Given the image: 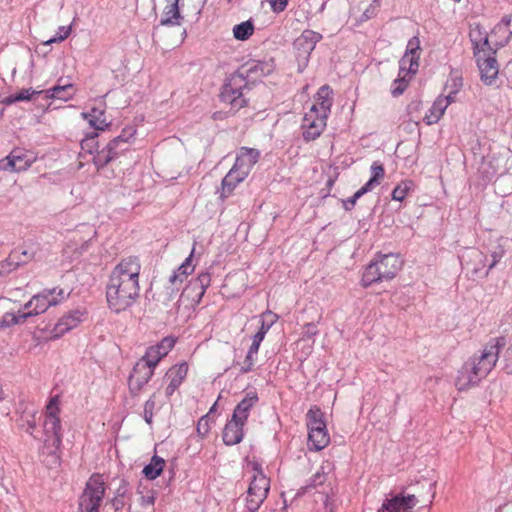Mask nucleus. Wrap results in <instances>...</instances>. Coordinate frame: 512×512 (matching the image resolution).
<instances>
[{
	"instance_id": "nucleus-1",
	"label": "nucleus",
	"mask_w": 512,
	"mask_h": 512,
	"mask_svg": "<svg viewBox=\"0 0 512 512\" xmlns=\"http://www.w3.org/2000/svg\"><path fill=\"white\" fill-rule=\"evenodd\" d=\"M59 401L57 397H53L46 406L44 421L42 424L43 435L41 439L44 447L48 450L52 464H58L59 458L56 454L62 442L61 423L59 419Z\"/></svg>"
},
{
	"instance_id": "nucleus-2",
	"label": "nucleus",
	"mask_w": 512,
	"mask_h": 512,
	"mask_svg": "<svg viewBox=\"0 0 512 512\" xmlns=\"http://www.w3.org/2000/svg\"><path fill=\"white\" fill-rule=\"evenodd\" d=\"M420 54V39L418 37H412L408 41L406 52L400 60L398 77L391 85V93L394 97H398L404 93L412 76L418 71Z\"/></svg>"
},
{
	"instance_id": "nucleus-3",
	"label": "nucleus",
	"mask_w": 512,
	"mask_h": 512,
	"mask_svg": "<svg viewBox=\"0 0 512 512\" xmlns=\"http://www.w3.org/2000/svg\"><path fill=\"white\" fill-rule=\"evenodd\" d=\"M140 296V288L121 282L110 275L106 287V298L109 308L120 313L133 306Z\"/></svg>"
},
{
	"instance_id": "nucleus-4",
	"label": "nucleus",
	"mask_w": 512,
	"mask_h": 512,
	"mask_svg": "<svg viewBox=\"0 0 512 512\" xmlns=\"http://www.w3.org/2000/svg\"><path fill=\"white\" fill-rule=\"evenodd\" d=\"M259 158L260 152L257 149L240 148L235 164L222 180L223 191L230 193L237 184L245 180Z\"/></svg>"
},
{
	"instance_id": "nucleus-5",
	"label": "nucleus",
	"mask_w": 512,
	"mask_h": 512,
	"mask_svg": "<svg viewBox=\"0 0 512 512\" xmlns=\"http://www.w3.org/2000/svg\"><path fill=\"white\" fill-rule=\"evenodd\" d=\"M333 91L328 85L320 87L314 96L315 102L303 118L302 128H324L332 106Z\"/></svg>"
},
{
	"instance_id": "nucleus-6",
	"label": "nucleus",
	"mask_w": 512,
	"mask_h": 512,
	"mask_svg": "<svg viewBox=\"0 0 512 512\" xmlns=\"http://www.w3.org/2000/svg\"><path fill=\"white\" fill-rule=\"evenodd\" d=\"M252 478L246 495V508L250 512H257L267 498L270 490V479L264 474L262 466L258 462H251Z\"/></svg>"
},
{
	"instance_id": "nucleus-7",
	"label": "nucleus",
	"mask_w": 512,
	"mask_h": 512,
	"mask_svg": "<svg viewBox=\"0 0 512 512\" xmlns=\"http://www.w3.org/2000/svg\"><path fill=\"white\" fill-rule=\"evenodd\" d=\"M308 428V448L313 451H320L330 443V436L327 431L324 414L317 406H312L306 414Z\"/></svg>"
},
{
	"instance_id": "nucleus-8",
	"label": "nucleus",
	"mask_w": 512,
	"mask_h": 512,
	"mask_svg": "<svg viewBox=\"0 0 512 512\" xmlns=\"http://www.w3.org/2000/svg\"><path fill=\"white\" fill-rule=\"evenodd\" d=\"M64 289L54 287L51 289H43L34 295L24 306L23 312L28 319L44 313L49 307L56 306L67 297Z\"/></svg>"
},
{
	"instance_id": "nucleus-9",
	"label": "nucleus",
	"mask_w": 512,
	"mask_h": 512,
	"mask_svg": "<svg viewBox=\"0 0 512 512\" xmlns=\"http://www.w3.org/2000/svg\"><path fill=\"white\" fill-rule=\"evenodd\" d=\"M504 346V338L497 337L491 339L478 353L474 354L468 360L483 377H486L495 367L499 359L500 351Z\"/></svg>"
},
{
	"instance_id": "nucleus-10",
	"label": "nucleus",
	"mask_w": 512,
	"mask_h": 512,
	"mask_svg": "<svg viewBox=\"0 0 512 512\" xmlns=\"http://www.w3.org/2000/svg\"><path fill=\"white\" fill-rule=\"evenodd\" d=\"M491 39L486 37L479 46L476 45L475 57L480 71L481 81L485 85H492L499 73V66L495 58V50L490 47Z\"/></svg>"
},
{
	"instance_id": "nucleus-11",
	"label": "nucleus",
	"mask_w": 512,
	"mask_h": 512,
	"mask_svg": "<svg viewBox=\"0 0 512 512\" xmlns=\"http://www.w3.org/2000/svg\"><path fill=\"white\" fill-rule=\"evenodd\" d=\"M105 495V482L101 475H92L80 495L79 512H99L101 502Z\"/></svg>"
},
{
	"instance_id": "nucleus-12",
	"label": "nucleus",
	"mask_w": 512,
	"mask_h": 512,
	"mask_svg": "<svg viewBox=\"0 0 512 512\" xmlns=\"http://www.w3.org/2000/svg\"><path fill=\"white\" fill-rule=\"evenodd\" d=\"M247 88V80L241 74H232L223 85L221 90V100L230 104L233 109H240L246 106L243 90Z\"/></svg>"
},
{
	"instance_id": "nucleus-13",
	"label": "nucleus",
	"mask_w": 512,
	"mask_h": 512,
	"mask_svg": "<svg viewBox=\"0 0 512 512\" xmlns=\"http://www.w3.org/2000/svg\"><path fill=\"white\" fill-rule=\"evenodd\" d=\"M446 87H451L452 90L449 94L442 98L439 97L433 105L429 108L428 111H425L423 117V123L425 125H433L436 124L439 119L444 114L449 103L453 100L452 94H456L458 90L462 87V78L459 76H451L447 81Z\"/></svg>"
},
{
	"instance_id": "nucleus-14",
	"label": "nucleus",
	"mask_w": 512,
	"mask_h": 512,
	"mask_svg": "<svg viewBox=\"0 0 512 512\" xmlns=\"http://www.w3.org/2000/svg\"><path fill=\"white\" fill-rule=\"evenodd\" d=\"M141 271V263L138 257L128 256L113 268L110 275L118 278L121 282L140 288L139 278Z\"/></svg>"
},
{
	"instance_id": "nucleus-15",
	"label": "nucleus",
	"mask_w": 512,
	"mask_h": 512,
	"mask_svg": "<svg viewBox=\"0 0 512 512\" xmlns=\"http://www.w3.org/2000/svg\"><path fill=\"white\" fill-rule=\"evenodd\" d=\"M133 137L134 132L132 130H122L121 135L111 140L103 149L98 150L93 157V162L97 169L103 168L116 157L117 152H115V150L117 148L125 150L126 148L122 146L130 143Z\"/></svg>"
},
{
	"instance_id": "nucleus-16",
	"label": "nucleus",
	"mask_w": 512,
	"mask_h": 512,
	"mask_svg": "<svg viewBox=\"0 0 512 512\" xmlns=\"http://www.w3.org/2000/svg\"><path fill=\"white\" fill-rule=\"evenodd\" d=\"M211 282V276L209 273H201L197 278L191 280L189 284L184 288L180 301H188V305H198L205 294L206 289L209 287Z\"/></svg>"
},
{
	"instance_id": "nucleus-17",
	"label": "nucleus",
	"mask_w": 512,
	"mask_h": 512,
	"mask_svg": "<svg viewBox=\"0 0 512 512\" xmlns=\"http://www.w3.org/2000/svg\"><path fill=\"white\" fill-rule=\"evenodd\" d=\"M418 504V499L414 494H390L383 501L378 512H412Z\"/></svg>"
},
{
	"instance_id": "nucleus-18",
	"label": "nucleus",
	"mask_w": 512,
	"mask_h": 512,
	"mask_svg": "<svg viewBox=\"0 0 512 512\" xmlns=\"http://www.w3.org/2000/svg\"><path fill=\"white\" fill-rule=\"evenodd\" d=\"M35 157L22 149H14L3 160H1V168L11 172H21L28 169L34 162Z\"/></svg>"
},
{
	"instance_id": "nucleus-19",
	"label": "nucleus",
	"mask_w": 512,
	"mask_h": 512,
	"mask_svg": "<svg viewBox=\"0 0 512 512\" xmlns=\"http://www.w3.org/2000/svg\"><path fill=\"white\" fill-rule=\"evenodd\" d=\"M482 374L467 360L458 370L455 378V386L459 391H467L475 387L484 379Z\"/></svg>"
},
{
	"instance_id": "nucleus-20",
	"label": "nucleus",
	"mask_w": 512,
	"mask_h": 512,
	"mask_svg": "<svg viewBox=\"0 0 512 512\" xmlns=\"http://www.w3.org/2000/svg\"><path fill=\"white\" fill-rule=\"evenodd\" d=\"M174 344L175 340L173 338L165 337L160 343L149 347L139 362L147 364L154 370L159 361L173 348Z\"/></svg>"
},
{
	"instance_id": "nucleus-21",
	"label": "nucleus",
	"mask_w": 512,
	"mask_h": 512,
	"mask_svg": "<svg viewBox=\"0 0 512 512\" xmlns=\"http://www.w3.org/2000/svg\"><path fill=\"white\" fill-rule=\"evenodd\" d=\"M321 39L322 35L320 33L308 29L304 30L294 41V49L297 51V56L306 63L311 52Z\"/></svg>"
},
{
	"instance_id": "nucleus-22",
	"label": "nucleus",
	"mask_w": 512,
	"mask_h": 512,
	"mask_svg": "<svg viewBox=\"0 0 512 512\" xmlns=\"http://www.w3.org/2000/svg\"><path fill=\"white\" fill-rule=\"evenodd\" d=\"M15 305L16 303L8 298H0V308L7 309L0 318V330L24 323L27 320L23 310L18 307H11Z\"/></svg>"
},
{
	"instance_id": "nucleus-23",
	"label": "nucleus",
	"mask_w": 512,
	"mask_h": 512,
	"mask_svg": "<svg viewBox=\"0 0 512 512\" xmlns=\"http://www.w3.org/2000/svg\"><path fill=\"white\" fill-rule=\"evenodd\" d=\"M154 374V370L147 366V364H143L141 362H137L132 370V373L129 378V388L132 393H139L142 388L149 382L151 377Z\"/></svg>"
},
{
	"instance_id": "nucleus-24",
	"label": "nucleus",
	"mask_w": 512,
	"mask_h": 512,
	"mask_svg": "<svg viewBox=\"0 0 512 512\" xmlns=\"http://www.w3.org/2000/svg\"><path fill=\"white\" fill-rule=\"evenodd\" d=\"M512 36V14L504 16L488 36L495 46H503Z\"/></svg>"
},
{
	"instance_id": "nucleus-25",
	"label": "nucleus",
	"mask_w": 512,
	"mask_h": 512,
	"mask_svg": "<svg viewBox=\"0 0 512 512\" xmlns=\"http://www.w3.org/2000/svg\"><path fill=\"white\" fill-rule=\"evenodd\" d=\"M84 319V312L77 309L73 310L64 316H62L57 324L55 325L53 332L56 337H60L63 334L77 327Z\"/></svg>"
},
{
	"instance_id": "nucleus-26",
	"label": "nucleus",
	"mask_w": 512,
	"mask_h": 512,
	"mask_svg": "<svg viewBox=\"0 0 512 512\" xmlns=\"http://www.w3.org/2000/svg\"><path fill=\"white\" fill-rule=\"evenodd\" d=\"M383 280H390L396 276L402 267V261L395 254H385L376 261Z\"/></svg>"
},
{
	"instance_id": "nucleus-27",
	"label": "nucleus",
	"mask_w": 512,
	"mask_h": 512,
	"mask_svg": "<svg viewBox=\"0 0 512 512\" xmlns=\"http://www.w3.org/2000/svg\"><path fill=\"white\" fill-rule=\"evenodd\" d=\"M187 372L188 366L186 363L175 365L168 370L166 376L169 380V384L165 391L167 397H170L177 390L187 376Z\"/></svg>"
},
{
	"instance_id": "nucleus-28",
	"label": "nucleus",
	"mask_w": 512,
	"mask_h": 512,
	"mask_svg": "<svg viewBox=\"0 0 512 512\" xmlns=\"http://www.w3.org/2000/svg\"><path fill=\"white\" fill-rule=\"evenodd\" d=\"M244 422L234 419L231 420L225 425L223 430V441L227 445H235L242 441L243 439V426Z\"/></svg>"
},
{
	"instance_id": "nucleus-29",
	"label": "nucleus",
	"mask_w": 512,
	"mask_h": 512,
	"mask_svg": "<svg viewBox=\"0 0 512 512\" xmlns=\"http://www.w3.org/2000/svg\"><path fill=\"white\" fill-rule=\"evenodd\" d=\"M195 248L192 249L190 255L185 259V261L179 266V268L173 272V274L169 277V282L172 285V291L174 289L179 290V285L183 283V281L193 273L195 266L192 264V257L194 254Z\"/></svg>"
},
{
	"instance_id": "nucleus-30",
	"label": "nucleus",
	"mask_w": 512,
	"mask_h": 512,
	"mask_svg": "<svg viewBox=\"0 0 512 512\" xmlns=\"http://www.w3.org/2000/svg\"><path fill=\"white\" fill-rule=\"evenodd\" d=\"M258 400L259 398L256 392H248L235 407L232 417L246 423L251 408L257 404Z\"/></svg>"
},
{
	"instance_id": "nucleus-31",
	"label": "nucleus",
	"mask_w": 512,
	"mask_h": 512,
	"mask_svg": "<svg viewBox=\"0 0 512 512\" xmlns=\"http://www.w3.org/2000/svg\"><path fill=\"white\" fill-rule=\"evenodd\" d=\"M166 2L167 4L163 9L160 24L164 26L180 25L183 17L179 9V0H166Z\"/></svg>"
},
{
	"instance_id": "nucleus-32",
	"label": "nucleus",
	"mask_w": 512,
	"mask_h": 512,
	"mask_svg": "<svg viewBox=\"0 0 512 512\" xmlns=\"http://www.w3.org/2000/svg\"><path fill=\"white\" fill-rule=\"evenodd\" d=\"M46 98H56L63 101H68L73 98L76 93V89L73 84L57 85L51 89L46 90Z\"/></svg>"
},
{
	"instance_id": "nucleus-33",
	"label": "nucleus",
	"mask_w": 512,
	"mask_h": 512,
	"mask_svg": "<svg viewBox=\"0 0 512 512\" xmlns=\"http://www.w3.org/2000/svg\"><path fill=\"white\" fill-rule=\"evenodd\" d=\"M82 117L88 120L91 128L107 126L104 107H93L90 112H83Z\"/></svg>"
},
{
	"instance_id": "nucleus-34",
	"label": "nucleus",
	"mask_w": 512,
	"mask_h": 512,
	"mask_svg": "<svg viewBox=\"0 0 512 512\" xmlns=\"http://www.w3.org/2000/svg\"><path fill=\"white\" fill-rule=\"evenodd\" d=\"M165 461L158 456H153L150 463L143 469V474L149 480L156 479L163 471Z\"/></svg>"
},
{
	"instance_id": "nucleus-35",
	"label": "nucleus",
	"mask_w": 512,
	"mask_h": 512,
	"mask_svg": "<svg viewBox=\"0 0 512 512\" xmlns=\"http://www.w3.org/2000/svg\"><path fill=\"white\" fill-rule=\"evenodd\" d=\"M378 281H383V278L381 276L377 262L374 261L366 267L361 282L364 287H368L372 283Z\"/></svg>"
},
{
	"instance_id": "nucleus-36",
	"label": "nucleus",
	"mask_w": 512,
	"mask_h": 512,
	"mask_svg": "<svg viewBox=\"0 0 512 512\" xmlns=\"http://www.w3.org/2000/svg\"><path fill=\"white\" fill-rule=\"evenodd\" d=\"M41 91H35L33 89H22L15 94H11L9 96L4 97L1 100V103L4 105H11L20 101H29L32 99L34 95L41 94Z\"/></svg>"
},
{
	"instance_id": "nucleus-37",
	"label": "nucleus",
	"mask_w": 512,
	"mask_h": 512,
	"mask_svg": "<svg viewBox=\"0 0 512 512\" xmlns=\"http://www.w3.org/2000/svg\"><path fill=\"white\" fill-rule=\"evenodd\" d=\"M370 170L372 176L368 180V182L363 186L367 191H371L375 186L379 185L385 175L384 167L379 162H373Z\"/></svg>"
},
{
	"instance_id": "nucleus-38",
	"label": "nucleus",
	"mask_w": 512,
	"mask_h": 512,
	"mask_svg": "<svg viewBox=\"0 0 512 512\" xmlns=\"http://www.w3.org/2000/svg\"><path fill=\"white\" fill-rule=\"evenodd\" d=\"M254 33V25L252 21L247 20L233 27V36L235 39L245 41Z\"/></svg>"
},
{
	"instance_id": "nucleus-39",
	"label": "nucleus",
	"mask_w": 512,
	"mask_h": 512,
	"mask_svg": "<svg viewBox=\"0 0 512 512\" xmlns=\"http://www.w3.org/2000/svg\"><path fill=\"white\" fill-rule=\"evenodd\" d=\"M19 426L28 434L32 435L34 438L38 439L37 435H34V430L36 427L35 421V411H25L20 418Z\"/></svg>"
},
{
	"instance_id": "nucleus-40",
	"label": "nucleus",
	"mask_w": 512,
	"mask_h": 512,
	"mask_svg": "<svg viewBox=\"0 0 512 512\" xmlns=\"http://www.w3.org/2000/svg\"><path fill=\"white\" fill-rule=\"evenodd\" d=\"M98 137L99 134L96 131L86 136V138L81 141L82 150L90 154L96 153L100 147L99 141L97 140Z\"/></svg>"
},
{
	"instance_id": "nucleus-41",
	"label": "nucleus",
	"mask_w": 512,
	"mask_h": 512,
	"mask_svg": "<svg viewBox=\"0 0 512 512\" xmlns=\"http://www.w3.org/2000/svg\"><path fill=\"white\" fill-rule=\"evenodd\" d=\"M414 187L411 180H404L398 184L392 191V199L396 201H403L410 190Z\"/></svg>"
},
{
	"instance_id": "nucleus-42",
	"label": "nucleus",
	"mask_w": 512,
	"mask_h": 512,
	"mask_svg": "<svg viewBox=\"0 0 512 512\" xmlns=\"http://www.w3.org/2000/svg\"><path fill=\"white\" fill-rule=\"evenodd\" d=\"M157 392L153 393L151 397L145 402L143 417L147 424L151 425L153 421V412L156 405Z\"/></svg>"
},
{
	"instance_id": "nucleus-43",
	"label": "nucleus",
	"mask_w": 512,
	"mask_h": 512,
	"mask_svg": "<svg viewBox=\"0 0 512 512\" xmlns=\"http://www.w3.org/2000/svg\"><path fill=\"white\" fill-rule=\"evenodd\" d=\"M380 7V3L372 1V3L365 9L363 14L360 16V18L357 20V22L363 23L373 17L376 16L378 9Z\"/></svg>"
},
{
	"instance_id": "nucleus-44",
	"label": "nucleus",
	"mask_w": 512,
	"mask_h": 512,
	"mask_svg": "<svg viewBox=\"0 0 512 512\" xmlns=\"http://www.w3.org/2000/svg\"><path fill=\"white\" fill-rule=\"evenodd\" d=\"M367 192L368 191L364 187H361L352 197H349L343 201L344 209L351 210L355 206L357 200Z\"/></svg>"
},
{
	"instance_id": "nucleus-45",
	"label": "nucleus",
	"mask_w": 512,
	"mask_h": 512,
	"mask_svg": "<svg viewBox=\"0 0 512 512\" xmlns=\"http://www.w3.org/2000/svg\"><path fill=\"white\" fill-rule=\"evenodd\" d=\"M71 31H72L71 26H67V27L62 26L59 28V32H60L59 35L45 41L44 44L49 45V44H52L55 42H62L69 37V35L71 34Z\"/></svg>"
},
{
	"instance_id": "nucleus-46",
	"label": "nucleus",
	"mask_w": 512,
	"mask_h": 512,
	"mask_svg": "<svg viewBox=\"0 0 512 512\" xmlns=\"http://www.w3.org/2000/svg\"><path fill=\"white\" fill-rule=\"evenodd\" d=\"M318 330L314 323H306L303 326L301 341L308 340L317 335Z\"/></svg>"
},
{
	"instance_id": "nucleus-47",
	"label": "nucleus",
	"mask_w": 512,
	"mask_h": 512,
	"mask_svg": "<svg viewBox=\"0 0 512 512\" xmlns=\"http://www.w3.org/2000/svg\"><path fill=\"white\" fill-rule=\"evenodd\" d=\"M210 430L208 415L202 416L197 423V432L201 436H205Z\"/></svg>"
},
{
	"instance_id": "nucleus-48",
	"label": "nucleus",
	"mask_w": 512,
	"mask_h": 512,
	"mask_svg": "<svg viewBox=\"0 0 512 512\" xmlns=\"http://www.w3.org/2000/svg\"><path fill=\"white\" fill-rule=\"evenodd\" d=\"M256 355L247 353L243 364L240 367V373L245 374L253 369Z\"/></svg>"
},
{
	"instance_id": "nucleus-49",
	"label": "nucleus",
	"mask_w": 512,
	"mask_h": 512,
	"mask_svg": "<svg viewBox=\"0 0 512 512\" xmlns=\"http://www.w3.org/2000/svg\"><path fill=\"white\" fill-rule=\"evenodd\" d=\"M288 0H269L271 10L274 13L283 12L288 6Z\"/></svg>"
},
{
	"instance_id": "nucleus-50",
	"label": "nucleus",
	"mask_w": 512,
	"mask_h": 512,
	"mask_svg": "<svg viewBox=\"0 0 512 512\" xmlns=\"http://www.w3.org/2000/svg\"><path fill=\"white\" fill-rule=\"evenodd\" d=\"M326 481V474L324 471H317L310 480L309 487L316 488Z\"/></svg>"
},
{
	"instance_id": "nucleus-51",
	"label": "nucleus",
	"mask_w": 512,
	"mask_h": 512,
	"mask_svg": "<svg viewBox=\"0 0 512 512\" xmlns=\"http://www.w3.org/2000/svg\"><path fill=\"white\" fill-rule=\"evenodd\" d=\"M503 362H504V369L508 373L512 374V344L506 349L504 358H503Z\"/></svg>"
},
{
	"instance_id": "nucleus-52",
	"label": "nucleus",
	"mask_w": 512,
	"mask_h": 512,
	"mask_svg": "<svg viewBox=\"0 0 512 512\" xmlns=\"http://www.w3.org/2000/svg\"><path fill=\"white\" fill-rule=\"evenodd\" d=\"M504 256V250L502 248H499L491 253L492 262L488 266V272L501 260V258Z\"/></svg>"
},
{
	"instance_id": "nucleus-53",
	"label": "nucleus",
	"mask_w": 512,
	"mask_h": 512,
	"mask_svg": "<svg viewBox=\"0 0 512 512\" xmlns=\"http://www.w3.org/2000/svg\"><path fill=\"white\" fill-rule=\"evenodd\" d=\"M261 320L265 321L266 324L273 326V324L278 320V316L272 311L267 310L261 314Z\"/></svg>"
},
{
	"instance_id": "nucleus-54",
	"label": "nucleus",
	"mask_w": 512,
	"mask_h": 512,
	"mask_svg": "<svg viewBox=\"0 0 512 512\" xmlns=\"http://www.w3.org/2000/svg\"><path fill=\"white\" fill-rule=\"evenodd\" d=\"M251 70L258 71L260 70L263 74H269L272 70V66L268 63L257 62Z\"/></svg>"
},
{
	"instance_id": "nucleus-55",
	"label": "nucleus",
	"mask_w": 512,
	"mask_h": 512,
	"mask_svg": "<svg viewBox=\"0 0 512 512\" xmlns=\"http://www.w3.org/2000/svg\"><path fill=\"white\" fill-rule=\"evenodd\" d=\"M320 135L319 130H304L303 132V138L307 142L317 139Z\"/></svg>"
},
{
	"instance_id": "nucleus-56",
	"label": "nucleus",
	"mask_w": 512,
	"mask_h": 512,
	"mask_svg": "<svg viewBox=\"0 0 512 512\" xmlns=\"http://www.w3.org/2000/svg\"><path fill=\"white\" fill-rule=\"evenodd\" d=\"M155 502L154 495H145L141 497V505L143 507H152Z\"/></svg>"
},
{
	"instance_id": "nucleus-57",
	"label": "nucleus",
	"mask_w": 512,
	"mask_h": 512,
	"mask_svg": "<svg viewBox=\"0 0 512 512\" xmlns=\"http://www.w3.org/2000/svg\"><path fill=\"white\" fill-rule=\"evenodd\" d=\"M472 257H473L476 261H478V262L482 263V264H483V265H482L483 267L485 266V263H484V262H485V260H486V256H485L482 252H480V251H476V250H475V251H473V252H472Z\"/></svg>"
},
{
	"instance_id": "nucleus-58",
	"label": "nucleus",
	"mask_w": 512,
	"mask_h": 512,
	"mask_svg": "<svg viewBox=\"0 0 512 512\" xmlns=\"http://www.w3.org/2000/svg\"><path fill=\"white\" fill-rule=\"evenodd\" d=\"M112 505L116 511L122 509L124 506L123 499L118 497L114 498L112 501Z\"/></svg>"
},
{
	"instance_id": "nucleus-59",
	"label": "nucleus",
	"mask_w": 512,
	"mask_h": 512,
	"mask_svg": "<svg viewBox=\"0 0 512 512\" xmlns=\"http://www.w3.org/2000/svg\"><path fill=\"white\" fill-rule=\"evenodd\" d=\"M259 347H260L259 343H256V342L252 341V344H251V346H250V348L248 350V353L257 355L258 351H259Z\"/></svg>"
},
{
	"instance_id": "nucleus-60",
	"label": "nucleus",
	"mask_w": 512,
	"mask_h": 512,
	"mask_svg": "<svg viewBox=\"0 0 512 512\" xmlns=\"http://www.w3.org/2000/svg\"><path fill=\"white\" fill-rule=\"evenodd\" d=\"M265 338V334H263L261 331H258L254 336L252 341L261 344L263 339Z\"/></svg>"
},
{
	"instance_id": "nucleus-61",
	"label": "nucleus",
	"mask_w": 512,
	"mask_h": 512,
	"mask_svg": "<svg viewBox=\"0 0 512 512\" xmlns=\"http://www.w3.org/2000/svg\"><path fill=\"white\" fill-rule=\"evenodd\" d=\"M271 327L272 326H270L269 324H266L265 321L261 320V327H260L259 331H261L263 334L266 335V333L269 331V329Z\"/></svg>"
},
{
	"instance_id": "nucleus-62",
	"label": "nucleus",
	"mask_w": 512,
	"mask_h": 512,
	"mask_svg": "<svg viewBox=\"0 0 512 512\" xmlns=\"http://www.w3.org/2000/svg\"><path fill=\"white\" fill-rule=\"evenodd\" d=\"M17 258H18V251H14V252L10 255V257H9V259H10L11 261H13L14 259H17Z\"/></svg>"
},
{
	"instance_id": "nucleus-63",
	"label": "nucleus",
	"mask_w": 512,
	"mask_h": 512,
	"mask_svg": "<svg viewBox=\"0 0 512 512\" xmlns=\"http://www.w3.org/2000/svg\"><path fill=\"white\" fill-rule=\"evenodd\" d=\"M181 35H182V38H181V41H180V42L182 43V42L184 41L185 37H186V29H183L182 34H181Z\"/></svg>"
},
{
	"instance_id": "nucleus-64",
	"label": "nucleus",
	"mask_w": 512,
	"mask_h": 512,
	"mask_svg": "<svg viewBox=\"0 0 512 512\" xmlns=\"http://www.w3.org/2000/svg\"><path fill=\"white\" fill-rule=\"evenodd\" d=\"M415 124H416V125H420V124H421V122H420V121H415Z\"/></svg>"
}]
</instances>
